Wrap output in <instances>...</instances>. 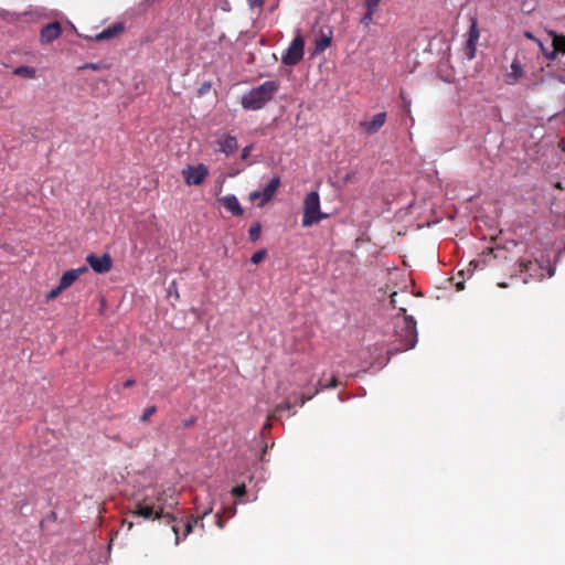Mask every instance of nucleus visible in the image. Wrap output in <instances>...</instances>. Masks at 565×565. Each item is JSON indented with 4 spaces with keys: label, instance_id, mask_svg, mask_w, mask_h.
<instances>
[{
    "label": "nucleus",
    "instance_id": "obj_1",
    "mask_svg": "<svg viewBox=\"0 0 565 565\" xmlns=\"http://www.w3.org/2000/svg\"><path fill=\"white\" fill-rule=\"evenodd\" d=\"M279 87V81H266L244 94L241 98V105L246 110H259L273 99Z\"/></svg>",
    "mask_w": 565,
    "mask_h": 565
},
{
    "label": "nucleus",
    "instance_id": "obj_2",
    "mask_svg": "<svg viewBox=\"0 0 565 565\" xmlns=\"http://www.w3.org/2000/svg\"><path fill=\"white\" fill-rule=\"evenodd\" d=\"M395 340L397 351H407L415 348L418 341L417 326L413 316H397L395 320Z\"/></svg>",
    "mask_w": 565,
    "mask_h": 565
},
{
    "label": "nucleus",
    "instance_id": "obj_3",
    "mask_svg": "<svg viewBox=\"0 0 565 565\" xmlns=\"http://www.w3.org/2000/svg\"><path fill=\"white\" fill-rule=\"evenodd\" d=\"M328 217L327 213L320 211V196L317 191L309 192L303 200V214L301 225L309 227L318 224Z\"/></svg>",
    "mask_w": 565,
    "mask_h": 565
},
{
    "label": "nucleus",
    "instance_id": "obj_4",
    "mask_svg": "<svg viewBox=\"0 0 565 565\" xmlns=\"http://www.w3.org/2000/svg\"><path fill=\"white\" fill-rule=\"evenodd\" d=\"M212 510H213V508L209 507L207 509H205L202 512L201 515H198L196 518H192V520L186 521V522H183L182 520H180L178 522L175 516H173L170 513H166L164 516L167 519V522L172 523V531L175 534V544L178 545L181 540H184L192 532L193 525L198 524L199 521H201L204 516L210 514L212 512Z\"/></svg>",
    "mask_w": 565,
    "mask_h": 565
},
{
    "label": "nucleus",
    "instance_id": "obj_5",
    "mask_svg": "<svg viewBox=\"0 0 565 565\" xmlns=\"http://www.w3.org/2000/svg\"><path fill=\"white\" fill-rule=\"evenodd\" d=\"M305 42L300 35H297L289 44L287 50L281 56V62L285 65H296L303 57Z\"/></svg>",
    "mask_w": 565,
    "mask_h": 565
},
{
    "label": "nucleus",
    "instance_id": "obj_6",
    "mask_svg": "<svg viewBox=\"0 0 565 565\" xmlns=\"http://www.w3.org/2000/svg\"><path fill=\"white\" fill-rule=\"evenodd\" d=\"M209 174L205 164L199 163L196 166H188L182 170L184 182L188 185H200Z\"/></svg>",
    "mask_w": 565,
    "mask_h": 565
},
{
    "label": "nucleus",
    "instance_id": "obj_7",
    "mask_svg": "<svg viewBox=\"0 0 565 565\" xmlns=\"http://www.w3.org/2000/svg\"><path fill=\"white\" fill-rule=\"evenodd\" d=\"M470 22L468 39L465 45V55L469 61L476 56L477 42L480 36L477 19L471 18Z\"/></svg>",
    "mask_w": 565,
    "mask_h": 565
},
{
    "label": "nucleus",
    "instance_id": "obj_8",
    "mask_svg": "<svg viewBox=\"0 0 565 565\" xmlns=\"http://www.w3.org/2000/svg\"><path fill=\"white\" fill-rule=\"evenodd\" d=\"M86 262L89 267L97 274L108 273L111 268V257L108 254L102 256L95 254H88Z\"/></svg>",
    "mask_w": 565,
    "mask_h": 565
},
{
    "label": "nucleus",
    "instance_id": "obj_9",
    "mask_svg": "<svg viewBox=\"0 0 565 565\" xmlns=\"http://www.w3.org/2000/svg\"><path fill=\"white\" fill-rule=\"evenodd\" d=\"M523 75L524 67L519 57L515 56L512 60L509 71L503 75V81L507 85H515Z\"/></svg>",
    "mask_w": 565,
    "mask_h": 565
},
{
    "label": "nucleus",
    "instance_id": "obj_10",
    "mask_svg": "<svg viewBox=\"0 0 565 565\" xmlns=\"http://www.w3.org/2000/svg\"><path fill=\"white\" fill-rule=\"evenodd\" d=\"M62 34V26L60 22H52L45 24L40 32V41L43 44H49L58 39Z\"/></svg>",
    "mask_w": 565,
    "mask_h": 565
},
{
    "label": "nucleus",
    "instance_id": "obj_11",
    "mask_svg": "<svg viewBox=\"0 0 565 565\" xmlns=\"http://www.w3.org/2000/svg\"><path fill=\"white\" fill-rule=\"evenodd\" d=\"M386 121V113H379L374 115L370 120H363L360 122V127L367 134H376Z\"/></svg>",
    "mask_w": 565,
    "mask_h": 565
},
{
    "label": "nucleus",
    "instance_id": "obj_12",
    "mask_svg": "<svg viewBox=\"0 0 565 565\" xmlns=\"http://www.w3.org/2000/svg\"><path fill=\"white\" fill-rule=\"evenodd\" d=\"M216 145L218 146V151L231 156L238 149L237 139L235 136L226 135L222 139L216 140Z\"/></svg>",
    "mask_w": 565,
    "mask_h": 565
},
{
    "label": "nucleus",
    "instance_id": "obj_13",
    "mask_svg": "<svg viewBox=\"0 0 565 565\" xmlns=\"http://www.w3.org/2000/svg\"><path fill=\"white\" fill-rule=\"evenodd\" d=\"M136 515L137 516H141L146 520H150L152 519L153 516L157 518V519H160V518H164L166 519V514H163L162 512V508H160L159 510H157L154 512V507L153 505H149V504H143L141 502H138L136 504Z\"/></svg>",
    "mask_w": 565,
    "mask_h": 565
},
{
    "label": "nucleus",
    "instance_id": "obj_14",
    "mask_svg": "<svg viewBox=\"0 0 565 565\" xmlns=\"http://www.w3.org/2000/svg\"><path fill=\"white\" fill-rule=\"evenodd\" d=\"M87 271V267L86 266H82V267H78V268H75V269H70L67 271H65L61 279H60V285H61V288H68L70 286H72L78 278L82 274L86 273Z\"/></svg>",
    "mask_w": 565,
    "mask_h": 565
},
{
    "label": "nucleus",
    "instance_id": "obj_15",
    "mask_svg": "<svg viewBox=\"0 0 565 565\" xmlns=\"http://www.w3.org/2000/svg\"><path fill=\"white\" fill-rule=\"evenodd\" d=\"M223 206L231 212L234 216L243 215L244 211L234 194H227L218 199Z\"/></svg>",
    "mask_w": 565,
    "mask_h": 565
},
{
    "label": "nucleus",
    "instance_id": "obj_16",
    "mask_svg": "<svg viewBox=\"0 0 565 565\" xmlns=\"http://www.w3.org/2000/svg\"><path fill=\"white\" fill-rule=\"evenodd\" d=\"M520 267L522 273L527 274L532 278L542 279L544 277V269L537 262H521Z\"/></svg>",
    "mask_w": 565,
    "mask_h": 565
},
{
    "label": "nucleus",
    "instance_id": "obj_17",
    "mask_svg": "<svg viewBox=\"0 0 565 565\" xmlns=\"http://www.w3.org/2000/svg\"><path fill=\"white\" fill-rule=\"evenodd\" d=\"M280 185V177H274L262 191V202L259 205H264L271 200L277 189Z\"/></svg>",
    "mask_w": 565,
    "mask_h": 565
},
{
    "label": "nucleus",
    "instance_id": "obj_18",
    "mask_svg": "<svg viewBox=\"0 0 565 565\" xmlns=\"http://www.w3.org/2000/svg\"><path fill=\"white\" fill-rule=\"evenodd\" d=\"M320 390L324 388H334L338 385V380L335 376H332L329 384H322L321 381H319ZM319 392V388L316 390V392L311 395L305 396L303 394L295 395V402L299 404V406H302L307 401L311 399L312 396Z\"/></svg>",
    "mask_w": 565,
    "mask_h": 565
},
{
    "label": "nucleus",
    "instance_id": "obj_19",
    "mask_svg": "<svg viewBox=\"0 0 565 565\" xmlns=\"http://www.w3.org/2000/svg\"><path fill=\"white\" fill-rule=\"evenodd\" d=\"M124 30V26L121 23H117V24H114L105 30H103L102 32H99L98 34L95 35V40L97 41H103V40H108V39H111L114 38L118 32L122 31Z\"/></svg>",
    "mask_w": 565,
    "mask_h": 565
},
{
    "label": "nucleus",
    "instance_id": "obj_20",
    "mask_svg": "<svg viewBox=\"0 0 565 565\" xmlns=\"http://www.w3.org/2000/svg\"><path fill=\"white\" fill-rule=\"evenodd\" d=\"M332 39V32L329 31L328 33L321 32L320 36L315 42V51L316 53L323 52L327 47L330 46Z\"/></svg>",
    "mask_w": 565,
    "mask_h": 565
},
{
    "label": "nucleus",
    "instance_id": "obj_21",
    "mask_svg": "<svg viewBox=\"0 0 565 565\" xmlns=\"http://www.w3.org/2000/svg\"><path fill=\"white\" fill-rule=\"evenodd\" d=\"M548 35L552 39V46L556 50V53L562 51L565 52V35L558 34L556 31H548Z\"/></svg>",
    "mask_w": 565,
    "mask_h": 565
},
{
    "label": "nucleus",
    "instance_id": "obj_22",
    "mask_svg": "<svg viewBox=\"0 0 565 565\" xmlns=\"http://www.w3.org/2000/svg\"><path fill=\"white\" fill-rule=\"evenodd\" d=\"M12 73L17 76L33 79L36 77V70L32 66L21 65L15 67Z\"/></svg>",
    "mask_w": 565,
    "mask_h": 565
},
{
    "label": "nucleus",
    "instance_id": "obj_23",
    "mask_svg": "<svg viewBox=\"0 0 565 565\" xmlns=\"http://www.w3.org/2000/svg\"><path fill=\"white\" fill-rule=\"evenodd\" d=\"M542 84H547L548 86L558 85L565 92V79L557 75H548L546 79L542 81Z\"/></svg>",
    "mask_w": 565,
    "mask_h": 565
},
{
    "label": "nucleus",
    "instance_id": "obj_24",
    "mask_svg": "<svg viewBox=\"0 0 565 565\" xmlns=\"http://www.w3.org/2000/svg\"><path fill=\"white\" fill-rule=\"evenodd\" d=\"M260 233H262V226L260 224L257 222V223H254L250 227H249V231H248V236H249V239L252 242H256L257 239H259L260 237Z\"/></svg>",
    "mask_w": 565,
    "mask_h": 565
},
{
    "label": "nucleus",
    "instance_id": "obj_25",
    "mask_svg": "<svg viewBox=\"0 0 565 565\" xmlns=\"http://www.w3.org/2000/svg\"><path fill=\"white\" fill-rule=\"evenodd\" d=\"M25 14H30L32 18H36V19L50 17V13L44 8H36L34 10L26 12Z\"/></svg>",
    "mask_w": 565,
    "mask_h": 565
},
{
    "label": "nucleus",
    "instance_id": "obj_26",
    "mask_svg": "<svg viewBox=\"0 0 565 565\" xmlns=\"http://www.w3.org/2000/svg\"><path fill=\"white\" fill-rule=\"evenodd\" d=\"M377 10H375V9L366 8V12L362 17L361 23L366 25V26L370 25L372 23V21H373V15H374V13Z\"/></svg>",
    "mask_w": 565,
    "mask_h": 565
},
{
    "label": "nucleus",
    "instance_id": "obj_27",
    "mask_svg": "<svg viewBox=\"0 0 565 565\" xmlns=\"http://www.w3.org/2000/svg\"><path fill=\"white\" fill-rule=\"evenodd\" d=\"M539 46L541 47V51H542L543 55L547 60L552 61V60H554L556 57L557 53H556V50L554 47L550 51V50L544 47L542 42H539Z\"/></svg>",
    "mask_w": 565,
    "mask_h": 565
},
{
    "label": "nucleus",
    "instance_id": "obj_28",
    "mask_svg": "<svg viewBox=\"0 0 565 565\" xmlns=\"http://www.w3.org/2000/svg\"><path fill=\"white\" fill-rule=\"evenodd\" d=\"M156 412H157V407L154 405L148 406L143 411V413H142L141 417H140V420L141 422H147L150 418V416H152Z\"/></svg>",
    "mask_w": 565,
    "mask_h": 565
},
{
    "label": "nucleus",
    "instance_id": "obj_29",
    "mask_svg": "<svg viewBox=\"0 0 565 565\" xmlns=\"http://www.w3.org/2000/svg\"><path fill=\"white\" fill-rule=\"evenodd\" d=\"M265 255H266L265 249L257 250L256 253L253 254L250 262L256 265L263 260Z\"/></svg>",
    "mask_w": 565,
    "mask_h": 565
},
{
    "label": "nucleus",
    "instance_id": "obj_30",
    "mask_svg": "<svg viewBox=\"0 0 565 565\" xmlns=\"http://www.w3.org/2000/svg\"><path fill=\"white\" fill-rule=\"evenodd\" d=\"M246 492V487L245 484H239V486H236L232 489V494L235 495V497H242L244 495Z\"/></svg>",
    "mask_w": 565,
    "mask_h": 565
},
{
    "label": "nucleus",
    "instance_id": "obj_31",
    "mask_svg": "<svg viewBox=\"0 0 565 565\" xmlns=\"http://www.w3.org/2000/svg\"><path fill=\"white\" fill-rule=\"evenodd\" d=\"M481 264H482V265L484 264V260H483V259H473V260H471V262L469 263V267H472V269H471V268H468V269H467V273H468L469 275H471V274H472V270H473V269H476V268H478Z\"/></svg>",
    "mask_w": 565,
    "mask_h": 565
},
{
    "label": "nucleus",
    "instance_id": "obj_32",
    "mask_svg": "<svg viewBox=\"0 0 565 565\" xmlns=\"http://www.w3.org/2000/svg\"><path fill=\"white\" fill-rule=\"evenodd\" d=\"M64 290V288H61V285L58 284L55 288H53L49 295H47V299H54L55 297H57L62 291Z\"/></svg>",
    "mask_w": 565,
    "mask_h": 565
},
{
    "label": "nucleus",
    "instance_id": "obj_33",
    "mask_svg": "<svg viewBox=\"0 0 565 565\" xmlns=\"http://www.w3.org/2000/svg\"><path fill=\"white\" fill-rule=\"evenodd\" d=\"M252 149H253L252 145L244 147L242 150V153H241V159L242 160L247 159L250 154Z\"/></svg>",
    "mask_w": 565,
    "mask_h": 565
},
{
    "label": "nucleus",
    "instance_id": "obj_34",
    "mask_svg": "<svg viewBox=\"0 0 565 565\" xmlns=\"http://www.w3.org/2000/svg\"><path fill=\"white\" fill-rule=\"evenodd\" d=\"M265 0H247L250 9L259 8L264 4Z\"/></svg>",
    "mask_w": 565,
    "mask_h": 565
},
{
    "label": "nucleus",
    "instance_id": "obj_35",
    "mask_svg": "<svg viewBox=\"0 0 565 565\" xmlns=\"http://www.w3.org/2000/svg\"><path fill=\"white\" fill-rule=\"evenodd\" d=\"M381 0H365V7L377 10Z\"/></svg>",
    "mask_w": 565,
    "mask_h": 565
},
{
    "label": "nucleus",
    "instance_id": "obj_36",
    "mask_svg": "<svg viewBox=\"0 0 565 565\" xmlns=\"http://www.w3.org/2000/svg\"><path fill=\"white\" fill-rule=\"evenodd\" d=\"M196 423V417L192 416L183 422L184 427H190Z\"/></svg>",
    "mask_w": 565,
    "mask_h": 565
},
{
    "label": "nucleus",
    "instance_id": "obj_37",
    "mask_svg": "<svg viewBox=\"0 0 565 565\" xmlns=\"http://www.w3.org/2000/svg\"><path fill=\"white\" fill-rule=\"evenodd\" d=\"M262 198V191H253L250 194H249V199L250 201H255L257 199Z\"/></svg>",
    "mask_w": 565,
    "mask_h": 565
},
{
    "label": "nucleus",
    "instance_id": "obj_38",
    "mask_svg": "<svg viewBox=\"0 0 565 565\" xmlns=\"http://www.w3.org/2000/svg\"><path fill=\"white\" fill-rule=\"evenodd\" d=\"M291 407V403L289 401H286L284 403H281L279 406H278V409L279 411H284V409H290Z\"/></svg>",
    "mask_w": 565,
    "mask_h": 565
},
{
    "label": "nucleus",
    "instance_id": "obj_39",
    "mask_svg": "<svg viewBox=\"0 0 565 565\" xmlns=\"http://www.w3.org/2000/svg\"><path fill=\"white\" fill-rule=\"evenodd\" d=\"M86 68H90V70H94V71H97L100 68V65L99 64H96V63H89V64H86L85 65Z\"/></svg>",
    "mask_w": 565,
    "mask_h": 565
},
{
    "label": "nucleus",
    "instance_id": "obj_40",
    "mask_svg": "<svg viewBox=\"0 0 565 565\" xmlns=\"http://www.w3.org/2000/svg\"><path fill=\"white\" fill-rule=\"evenodd\" d=\"M215 518H216V525H217L220 529H223V527H224V523H223V521L221 520L220 513H216V514H215Z\"/></svg>",
    "mask_w": 565,
    "mask_h": 565
},
{
    "label": "nucleus",
    "instance_id": "obj_41",
    "mask_svg": "<svg viewBox=\"0 0 565 565\" xmlns=\"http://www.w3.org/2000/svg\"><path fill=\"white\" fill-rule=\"evenodd\" d=\"M525 36L530 40L535 41L537 44L541 42L539 39H536L531 32H525Z\"/></svg>",
    "mask_w": 565,
    "mask_h": 565
},
{
    "label": "nucleus",
    "instance_id": "obj_42",
    "mask_svg": "<svg viewBox=\"0 0 565 565\" xmlns=\"http://www.w3.org/2000/svg\"><path fill=\"white\" fill-rule=\"evenodd\" d=\"M227 511H228V513H230V515H231V516L235 515V514H236V512H237L236 507H230V508L227 509Z\"/></svg>",
    "mask_w": 565,
    "mask_h": 565
},
{
    "label": "nucleus",
    "instance_id": "obj_43",
    "mask_svg": "<svg viewBox=\"0 0 565 565\" xmlns=\"http://www.w3.org/2000/svg\"><path fill=\"white\" fill-rule=\"evenodd\" d=\"M134 384H135V381H134V380H127V381L124 383V386H125V387H131Z\"/></svg>",
    "mask_w": 565,
    "mask_h": 565
},
{
    "label": "nucleus",
    "instance_id": "obj_44",
    "mask_svg": "<svg viewBox=\"0 0 565 565\" xmlns=\"http://www.w3.org/2000/svg\"><path fill=\"white\" fill-rule=\"evenodd\" d=\"M554 274H555V268L550 267V268L547 269V277H548V278H551V277H553V276H554Z\"/></svg>",
    "mask_w": 565,
    "mask_h": 565
},
{
    "label": "nucleus",
    "instance_id": "obj_45",
    "mask_svg": "<svg viewBox=\"0 0 565 565\" xmlns=\"http://www.w3.org/2000/svg\"><path fill=\"white\" fill-rule=\"evenodd\" d=\"M396 296H397V292H394V294H392V296H391V302H392L393 305H395V302H396V299H395V298H396Z\"/></svg>",
    "mask_w": 565,
    "mask_h": 565
},
{
    "label": "nucleus",
    "instance_id": "obj_46",
    "mask_svg": "<svg viewBox=\"0 0 565 565\" xmlns=\"http://www.w3.org/2000/svg\"><path fill=\"white\" fill-rule=\"evenodd\" d=\"M457 289L458 290H462L463 289V284L461 281L457 282Z\"/></svg>",
    "mask_w": 565,
    "mask_h": 565
},
{
    "label": "nucleus",
    "instance_id": "obj_47",
    "mask_svg": "<svg viewBox=\"0 0 565 565\" xmlns=\"http://www.w3.org/2000/svg\"><path fill=\"white\" fill-rule=\"evenodd\" d=\"M127 445H128V447L132 448L138 445V441H131V443H128Z\"/></svg>",
    "mask_w": 565,
    "mask_h": 565
},
{
    "label": "nucleus",
    "instance_id": "obj_48",
    "mask_svg": "<svg viewBox=\"0 0 565 565\" xmlns=\"http://www.w3.org/2000/svg\"><path fill=\"white\" fill-rule=\"evenodd\" d=\"M161 497H162V493H161V492H158V494H157V501H160V500H161Z\"/></svg>",
    "mask_w": 565,
    "mask_h": 565
},
{
    "label": "nucleus",
    "instance_id": "obj_49",
    "mask_svg": "<svg viewBox=\"0 0 565 565\" xmlns=\"http://www.w3.org/2000/svg\"><path fill=\"white\" fill-rule=\"evenodd\" d=\"M404 105H405V107H406V108H408V107H409V103H408V102H406V100H404Z\"/></svg>",
    "mask_w": 565,
    "mask_h": 565
},
{
    "label": "nucleus",
    "instance_id": "obj_50",
    "mask_svg": "<svg viewBox=\"0 0 565 565\" xmlns=\"http://www.w3.org/2000/svg\"><path fill=\"white\" fill-rule=\"evenodd\" d=\"M499 286H500V287H507V285H505V284H503V282H502V284H499Z\"/></svg>",
    "mask_w": 565,
    "mask_h": 565
}]
</instances>
